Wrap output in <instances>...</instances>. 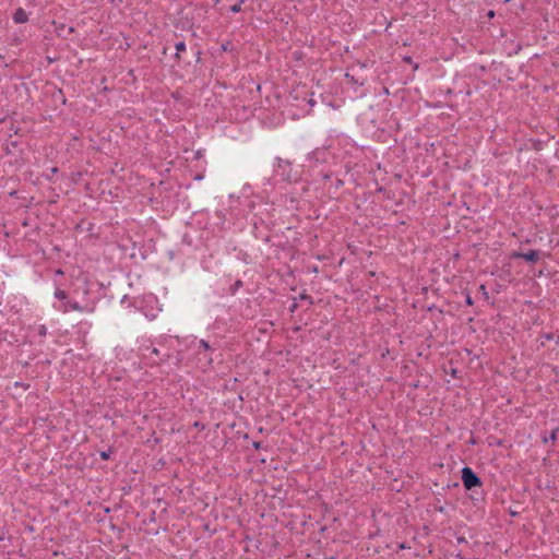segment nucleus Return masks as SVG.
<instances>
[{"label": "nucleus", "instance_id": "1", "mask_svg": "<svg viewBox=\"0 0 559 559\" xmlns=\"http://www.w3.org/2000/svg\"><path fill=\"white\" fill-rule=\"evenodd\" d=\"M462 481L467 490L479 487L481 485L480 478L473 472L471 467L467 466L462 468Z\"/></svg>", "mask_w": 559, "mask_h": 559}, {"label": "nucleus", "instance_id": "2", "mask_svg": "<svg viewBox=\"0 0 559 559\" xmlns=\"http://www.w3.org/2000/svg\"><path fill=\"white\" fill-rule=\"evenodd\" d=\"M512 259H524L527 262L536 263L540 258V252L538 250H530L528 252H512Z\"/></svg>", "mask_w": 559, "mask_h": 559}, {"label": "nucleus", "instance_id": "3", "mask_svg": "<svg viewBox=\"0 0 559 559\" xmlns=\"http://www.w3.org/2000/svg\"><path fill=\"white\" fill-rule=\"evenodd\" d=\"M58 309L62 312H69V311H81L82 312V311L87 310L85 307H82L76 301H66Z\"/></svg>", "mask_w": 559, "mask_h": 559}, {"label": "nucleus", "instance_id": "4", "mask_svg": "<svg viewBox=\"0 0 559 559\" xmlns=\"http://www.w3.org/2000/svg\"><path fill=\"white\" fill-rule=\"evenodd\" d=\"M13 21L16 24L26 23L28 21V14L26 13V11L24 9L19 8L15 10V12L13 14Z\"/></svg>", "mask_w": 559, "mask_h": 559}, {"label": "nucleus", "instance_id": "5", "mask_svg": "<svg viewBox=\"0 0 559 559\" xmlns=\"http://www.w3.org/2000/svg\"><path fill=\"white\" fill-rule=\"evenodd\" d=\"M55 297L59 300H66L68 298V295L64 290L58 288L55 292Z\"/></svg>", "mask_w": 559, "mask_h": 559}, {"label": "nucleus", "instance_id": "6", "mask_svg": "<svg viewBox=\"0 0 559 559\" xmlns=\"http://www.w3.org/2000/svg\"><path fill=\"white\" fill-rule=\"evenodd\" d=\"M243 0H241L239 3H236V4H233L230 7V11L234 12V13H238L241 11V4H242Z\"/></svg>", "mask_w": 559, "mask_h": 559}, {"label": "nucleus", "instance_id": "7", "mask_svg": "<svg viewBox=\"0 0 559 559\" xmlns=\"http://www.w3.org/2000/svg\"><path fill=\"white\" fill-rule=\"evenodd\" d=\"M199 346L204 349V352H207L211 349V345L205 340H200Z\"/></svg>", "mask_w": 559, "mask_h": 559}, {"label": "nucleus", "instance_id": "8", "mask_svg": "<svg viewBox=\"0 0 559 559\" xmlns=\"http://www.w3.org/2000/svg\"><path fill=\"white\" fill-rule=\"evenodd\" d=\"M186 50V44L183 41H179L176 44V51H177V55L181 51H185Z\"/></svg>", "mask_w": 559, "mask_h": 559}, {"label": "nucleus", "instance_id": "9", "mask_svg": "<svg viewBox=\"0 0 559 559\" xmlns=\"http://www.w3.org/2000/svg\"><path fill=\"white\" fill-rule=\"evenodd\" d=\"M38 334H39L40 336H45V335L47 334V329H46V326H45V325H39V326H38Z\"/></svg>", "mask_w": 559, "mask_h": 559}, {"label": "nucleus", "instance_id": "10", "mask_svg": "<svg viewBox=\"0 0 559 559\" xmlns=\"http://www.w3.org/2000/svg\"><path fill=\"white\" fill-rule=\"evenodd\" d=\"M543 338L547 340V341H550V340H554V334L552 333H545L542 335Z\"/></svg>", "mask_w": 559, "mask_h": 559}, {"label": "nucleus", "instance_id": "11", "mask_svg": "<svg viewBox=\"0 0 559 559\" xmlns=\"http://www.w3.org/2000/svg\"><path fill=\"white\" fill-rule=\"evenodd\" d=\"M465 301H466V305H468V306H472L474 304L473 298L471 297L469 294L466 295Z\"/></svg>", "mask_w": 559, "mask_h": 559}, {"label": "nucleus", "instance_id": "12", "mask_svg": "<svg viewBox=\"0 0 559 559\" xmlns=\"http://www.w3.org/2000/svg\"><path fill=\"white\" fill-rule=\"evenodd\" d=\"M100 457H102L103 460H108V459H109V453H108V452L103 451V452L100 453Z\"/></svg>", "mask_w": 559, "mask_h": 559}, {"label": "nucleus", "instance_id": "13", "mask_svg": "<svg viewBox=\"0 0 559 559\" xmlns=\"http://www.w3.org/2000/svg\"><path fill=\"white\" fill-rule=\"evenodd\" d=\"M479 289H480V293H484V295H486V296H487V290H486L485 285H480V286H479Z\"/></svg>", "mask_w": 559, "mask_h": 559}, {"label": "nucleus", "instance_id": "14", "mask_svg": "<svg viewBox=\"0 0 559 559\" xmlns=\"http://www.w3.org/2000/svg\"><path fill=\"white\" fill-rule=\"evenodd\" d=\"M557 438V430L551 431L550 439L556 440Z\"/></svg>", "mask_w": 559, "mask_h": 559}, {"label": "nucleus", "instance_id": "15", "mask_svg": "<svg viewBox=\"0 0 559 559\" xmlns=\"http://www.w3.org/2000/svg\"><path fill=\"white\" fill-rule=\"evenodd\" d=\"M152 354L154 355H158L159 354V350L157 348H152Z\"/></svg>", "mask_w": 559, "mask_h": 559}, {"label": "nucleus", "instance_id": "16", "mask_svg": "<svg viewBox=\"0 0 559 559\" xmlns=\"http://www.w3.org/2000/svg\"><path fill=\"white\" fill-rule=\"evenodd\" d=\"M204 358L209 361V364H211V362H212V358H211V357H206V356H204Z\"/></svg>", "mask_w": 559, "mask_h": 559}, {"label": "nucleus", "instance_id": "17", "mask_svg": "<svg viewBox=\"0 0 559 559\" xmlns=\"http://www.w3.org/2000/svg\"><path fill=\"white\" fill-rule=\"evenodd\" d=\"M493 15H495L493 11H490V12L488 13V16H489V17H492Z\"/></svg>", "mask_w": 559, "mask_h": 559}, {"label": "nucleus", "instance_id": "18", "mask_svg": "<svg viewBox=\"0 0 559 559\" xmlns=\"http://www.w3.org/2000/svg\"><path fill=\"white\" fill-rule=\"evenodd\" d=\"M457 542L463 543V542H465V539L463 537H460V538H457Z\"/></svg>", "mask_w": 559, "mask_h": 559}, {"label": "nucleus", "instance_id": "19", "mask_svg": "<svg viewBox=\"0 0 559 559\" xmlns=\"http://www.w3.org/2000/svg\"><path fill=\"white\" fill-rule=\"evenodd\" d=\"M556 342H557V344L559 343V336L557 337Z\"/></svg>", "mask_w": 559, "mask_h": 559}, {"label": "nucleus", "instance_id": "20", "mask_svg": "<svg viewBox=\"0 0 559 559\" xmlns=\"http://www.w3.org/2000/svg\"><path fill=\"white\" fill-rule=\"evenodd\" d=\"M506 2H509L510 0H504Z\"/></svg>", "mask_w": 559, "mask_h": 559}]
</instances>
